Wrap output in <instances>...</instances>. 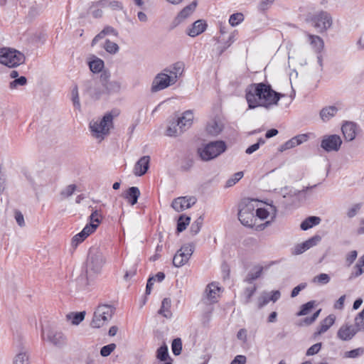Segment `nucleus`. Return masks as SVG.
Instances as JSON below:
<instances>
[{
  "instance_id": "nucleus-1",
  "label": "nucleus",
  "mask_w": 364,
  "mask_h": 364,
  "mask_svg": "<svg viewBox=\"0 0 364 364\" xmlns=\"http://www.w3.org/2000/svg\"><path fill=\"white\" fill-rule=\"evenodd\" d=\"M283 96L274 91L271 85L264 82L251 84L245 90V99L249 109L262 107L269 109L277 106Z\"/></svg>"
},
{
  "instance_id": "nucleus-2",
  "label": "nucleus",
  "mask_w": 364,
  "mask_h": 364,
  "mask_svg": "<svg viewBox=\"0 0 364 364\" xmlns=\"http://www.w3.org/2000/svg\"><path fill=\"white\" fill-rule=\"evenodd\" d=\"M114 114L112 112L106 113L102 118L92 119L89 124L91 135L98 142L104 140L109 134L110 129L113 128Z\"/></svg>"
},
{
  "instance_id": "nucleus-3",
  "label": "nucleus",
  "mask_w": 364,
  "mask_h": 364,
  "mask_svg": "<svg viewBox=\"0 0 364 364\" xmlns=\"http://www.w3.org/2000/svg\"><path fill=\"white\" fill-rule=\"evenodd\" d=\"M258 206V200L250 198L243 199L239 204L238 219L247 227H253L257 218L255 209Z\"/></svg>"
},
{
  "instance_id": "nucleus-4",
  "label": "nucleus",
  "mask_w": 364,
  "mask_h": 364,
  "mask_svg": "<svg viewBox=\"0 0 364 364\" xmlns=\"http://www.w3.org/2000/svg\"><path fill=\"white\" fill-rule=\"evenodd\" d=\"M105 263V258L99 248H90L85 264L87 277L91 278L99 274Z\"/></svg>"
},
{
  "instance_id": "nucleus-5",
  "label": "nucleus",
  "mask_w": 364,
  "mask_h": 364,
  "mask_svg": "<svg viewBox=\"0 0 364 364\" xmlns=\"http://www.w3.org/2000/svg\"><path fill=\"white\" fill-rule=\"evenodd\" d=\"M226 150L223 141H211L198 149V154L202 161H208L217 158Z\"/></svg>"
},
{
  "instance_id": "nucleus-6",
  "label": "nucleus",
  "mask_w": 364,
  "mask_h": 364,
  "mask_svg": "<svg viewBox=\"0 0 364 364\" xmlns=\"http://www.w3.org/2000/svg\"><path fill=\"white\" fill-rule=\"evenodd\" d=\"M24 54L16 49L4 48L0 50V63L13 68L24 63Z\"/></svg>"
},
{
  "instance_id": "nucleus-7",
  "label": "nucleus",
  "mask_w": 364,
  "mask_h": 364,
  "mask_svg": "<svg viewBox=\"0 0 364 364\" xmlns=\"http://www.w3.org/2000/svg\"><path fill=\"white\" fill-rule=\"evenodd\" d=\"M114 312V309L110 305L98 306L94 312L90 326L95 328L103 326L112 318Z\"/></svg>"
},
{
  "instance_id": "nucleus-8",
  "label": "nucleus",
  "mask_w": 364,
  "mask_h": 364,
  "mask_svg": "<svg viewBox=\"0 0 364 364\" xmlns=\"http://www.w3.org/2000/svg\"><path fill=\"white\" fill-rule=\"evenodd\" d=\"M307 21L320 33L327 31L333 23L331 15L323 11L309 16Z\"/></svg>"
},
{
  "instance_id": "nucleus-9",
  "label": "nucleus",
  "mask_w": 364,
  "mask_h": 364,
  "mask_svg": "<svg viewBox=\"0 0 364 364\" xmlns=\"http://www.w3.org/2000/svg\"><path fill=\"white\" fill-rule=\"evenodd\" d=\"M194 252L192 244L183 245L174 255L173 264L176 267H181L186 264Z\"/></svg>"
},
{
  "instance_id": "nucleus-10",
  "label": "nucleus",
  "mask_w": 364,
  "mask_h": 364,
  "mask_svg": "<svg viewBox=\"0 0 364 364\" xmlns=\"http://www.w3.org/2000/svg\"><path fill=\"white\" fill-rule=\"evenodd\" d=\"M43 334H46V340L57 347H63L66 345L67 338L65 336L57 329L49 325L43 330Z\"/></svg>"
},
{
  "instance_id": "nucleus-11",
  "label": "nucleus",
  "mask_w": 364,
  "mask_h": 364,
  "mask_svg": "<svg viewBox=\"0 0 364 364\" xmlns=\"http://www.w3.org/2000/svg\"><path fill=\"white\" fill-rule=\"evenodd\" d=\"M173 85L170 77H168V74L163 70L158 73L154 78L151 83V91L152 92H156Z\"/></svg>"
},
{
  "instance_id": "nucleus-12",
  "label": "nucleus",
  "mask_w": 364,
  "mask_h": 364,
  "mask_svg": "<svg viewBox=\"0 0 364 364\" xmlns=\"http://www.w3.org/2000/svg\"><path fill=\"white\" fill-rule=\"evenodd\" d=\"M342 141L338 135L326 136L321 142V146L326 151H337L339 150Z\"/></svg>"
},
{
  "instance_id": "nucleus-13",
  "label": "nucleus",
  "mask_w": 364,
  "mask_h": 364,
  "mask_svg": "<svg viewBox=\"0 0 364 364\" xmlns=\"http://www.w3.org/2000/svg\"><path fill=\"white\" fill-rule=\"evenodd\" d=\"M196 203V198L193 196L178 197L174 199L171 203V207L177 212L183 211L191 208Z\"/></svg>"
},
{
  "instance_id": "nucleus-14",
  "label": "nucleus",
  "mask_w": 364,
  "mask_h": 364,
  "mask_svg": "<svg viewBox=\"0 0 364 364\" xmlns=\"http://www.w3.org/2000/svg\"><path fill=\"white\" fill-rule=\"evenodd\" d=\"M185 65L182 62H176L169 67L166 68L163 70L168 74L171 81L174 85L177 80L182 76L184 71Z\"/></svg>"
},
{
  "instance_id": "nucleus-15",
  "label": "nucleus",
  "mask_w": 364,
  "mask_h": 364,
  "mask_svg": "<svg viewBox=\"0 0 364 364\" xmlns=\"http://www.w3.org/2000/svg\"><path fill=\"white\" fill-rule=\"evenodd\" d=\"M109 75L104 73L100 75V82L107 93L119 92L121 90V83L119 81H109Z\"/></svg>"
},
{
  "instance_id": "nucleus-16",
  "label": "nucleus",
  "mask_w": 364,
  "mask_h": 364,
  "mask_svg": "<svg viewBox=\"0 0 364 364\" xmlns=\"http://www.w3.org/2000/svg\"><path fill=\"white\" fill-rule=\"evenodd\" d=\"M277 215V208L274 205H267L266 208H258L255 209V217L261 220L267 219L269 218L272 220Z\"/></svg>"
},
{
  "instance_id": "nucleus-17",
  "label": "nucleus",
  "mask_w": 364,
  "mask_h": 364,
  "mask_svg": "<svg viewBox=\"0 0 364 364\" xmlns=\"http://www.w3.org/2000/svg\"><path fill=\"white\" fill-rule=\"evenodd\" d=\"M149 161L150 157L149 156H144L140 158L134 166V173L137 176L144 175L149 169Z\"/></svg>"
},
{
  "instance_id": "nucleus-18",
  "label": "nucleus",
  "mask_w": 364,
  "mask_h": 364,
  "mask_svg": "<svg viewBox=\"0 0 364 364\" xmlns=\"http://www.w3.org/2000/svg\"><path fill=\"white\" fill-rule=\"evenodd\" d=\"M83 86L85 91L92 98L99 99L101 96V91L97 87V82L95 79L91 78L83 82Z\"/></svg>"
},
{
  "instance_id": "nucleus-19",
  "label": "nucleus",
  "mask_w": 364,
  "mask_h": 364,
  "mask_svg": "<svg viewBox=\"0 0 364 364\" xmlns=\"http://www.w3.org/2000/svg\"><path fill=\"white\" fill-rule=\"evenodd\" d=\"M289 60L293 63L303 66L307 63L306 58L303 53L296 48L290 49L288 54Z\"/></svg>"
},
{
  "instance_id": "nucleus-20",
  "label": "nucleus",
  "mask_w": 364,
  "mask_h": 364,
  "mask_svg": "<svg viewBox=\"0 0 364 364\" xmlns=\"http://www.w3.org/2000/svg\"><path fill=\"white\" fill-rule=\"evenodd\" d=\"M206 27L207 24L203 20H197L191 25V28L186 29V33L191 37H196L204 32Z\"/></svg>"
},
{
  "instance_id": "nucleus-21",
  "label": "nucleus",
  "mask_w": 364,
  "mask_h": 364,
  "mask_svg": "<svg viewBox=\"0 0 364 364\" xmlns=\"http://www.w3.org/2000/svg\"><path fill=\"white\" fill-rule=\"evenodd\" d=\"M193 120V114L192 111L187 110L183 113V115L178 117L176 121L179 124V127L184 132L192 125Z\"/></svg>"
},
{
  "instance_id": "nucleus-22",
  "label": "nucleus",
  "mask_w": 364,
  "mask_h": 364,
  "mask_svg": "<svg viewBox=\"0 0 364 364\" xmlns=\"http://www.w3.org/2000/svg\"><path fill=\"white\" fill-rule=\"evenodd\" d=\"M197 4V1H193L189 5L185 6L176 17L175 22H176L177 24H179L186 18L189 17L196 10Z\"/></svg>"
},
{
  "instance_id": "nucleus-23",
  "label": "nucleus",
  "mask_w": 364,
  "mask_h": 364,
  "mask_svg": "<svg viewBox=\"0 0 364 364\" xmlns=\"http://www.w3.org/2000/svg\"><path fill=\"white\" fill-rule=\"evenodd\" d=\"M357 333L355 327L350 325L342 326L338 333V337L343 341L350 340Z\"/></svg>"
},
{
  "instance_id": "nucleus-24",
  "label": "nucleus",
  "mask_w": 364,
  "mask_h": 364,
  "mask_svg": "<svg viewBox=\"0 0 364 364\" xmlns=\"http://www.w3.org/2000/svg\"><path fill=\"white\" fill-rule=\"evenodd\" d=\"M341 129L346 140L350 141L355 139L356 134V124L354 122H345L343 124Z\"/></svg>"
},
{
  "instance_id": "nucleus-25",
  "label": "nucleus",
  "mask_w": 364,
  "mask_h": 364,
  "mask_svg": "<svg viewBox=\"0 0 364 364\" xmlns=\"http://www.w3.org/2000/svg\"><path fill=\"white\" fill-rule=\"evenodd\" d=\"M223 123L220 120H212L206 126L208 134L212 136L218 135L223 129Z\"/></svg>"
},
{
  "instance_id": "nucleus-26",
  "label": "nucleus",
  "mask_w": 364,
  "mask_h": 364,
  "mask_svg": "<svg viewBox=\"0 0 364 364\" xmlns=\"http://www.w3.org/2000/svg\"><path fill=\"white\" fill-rule=\"evenodd\" d=\"M220 287L215 283H211L205 289V294L210 302H216L219 296Z\"/></svg>"
},
{
  "instance_id": "nucleus-27",
  "label": "nucleus",
  "mask_w": 364,
  "mask_h": 364,
  "mask_svg": "<svg viewBox=\"0 0 364 364\" xmlns=\"http://www.w3.org/2000/svg\"><path fill=\"white\" fill-rule=\"evenodd\" d=\"M307 37L308 41L309 42L310 45L311 46L312 48L315 50V52L320 53L323 50L324 46L323 39L318 36L312 34H308Z\"/></svg>"
},
{
  "instance_id": "nucleus-28",
  "label": "nucleus",
  "mask_w": 364,
  "mask_h": 364,
  "mask_svg": "<svg viewBox=\"0 0 364 364\" xmlns=\"http://www.w3.org/2000/svg\"><path fill=\"white\" fill-rule=\"evenodd\" d=\"M183 133V130L179 127V124L176 120L169 122L168 126L166 130V134L168 136H178Z\"/></svg>"
},
{
  "instance_id": "nucleus-29",
  "label": "nucleus",
  "mask_w": 364,
  "mask_h": 364,
  "mask_svg": "<svg viewBox=\"0 0 364 364\" xmlns=\"http://www.w3.org/2000/svg\"><path fill=\"white\" fill-rule=\"evenodd\" d=\"M335 316L333 315H329L325 319H323L318 329V331L315 333V336L321 335V333L328 331V329L333 324L335 321Z\"/></svg>"
},
{
  "instance_id": "nucleus-30",
  "label": "nucleus",
  "mask_w": 364,
  "mask_h": 364,
  "mask_svg": "<svg viewBox=\"0 0 364 364\" xmlns=\"http://www.w3.org/2000/svg\"><path fill=\"white\" fill-rule=\"evenodd\" d=\"M321 218L317 216H309L306 218L300 225V228L303 230H307L312 227L318 225L321 223Z\"/></svg>"
},
{
  "instance_id": "nucleus-31",
  "label": "nucleus",
  "mask_w": 364,
  "mask_h": 364,
  "mask_svg": "<svg viewBox=\"0 0 364 364\" xmlns=\"http://www.w3.org/2000/svg\"><path fill=\"white\" fill-rule=\"evenodd\" d=\"M262 270V267H255L254 269H252L247 274L245 279H244V282L247 283V284H255L253 281L261 276Z\"/></svg>"
},
{
  "instance_id": "nucleus-32",
  "label": "nucleus",
  "mask_w": 364,
  "mask_h": 364,
  "mask_svg": "<svg viewBox=\"0 0 364 364\" xmlns=\"http://www.w3.org/2000/svg\"><path fill=\"white\" fill-rule=\"evenodd\" d=\"M140 196L139 189L137 187H131L127 190L125 198L128 200V202L134 205L137 203L138 198Z\"/></svg>"
},
{
  "instance_id": "nucleus-33",
  "label": "nucleus",
  "mask_w": 364,
  "mask_h": 364,
  "mask_svg": "<svg viewBox=\"0 0 364 364\" xmlns=\"http://www.w3.org/2000/svg\"><path fill=\"white\" fill-rule=\"evenodd\" d=\"M338 108L335 106H329L323 108L320 112V117L324 122L328 121L336 114Z\"/></svg>"
},
{
  "instance_id": "nucleus-34",
  "label": "nucleus",
  "mask_w": 364,
  "mask_h": 364,
  "mask_svg": "<svg viewBox=\"0 0 364 364\" xmlns=\"http://www.w3.org/2000/svg\"><path fill=\"white\" fill-rule=\"evenodd\" d=\"M32 361L29 353L25 350H21L14 358V364H23Z\"/></svg>"
},
{
  "instance_id": "nucleus-35",
  "label": "nucleus",
  "mask_w": 364,
  "mask_h": 364,
  "mask_svg": "<svg viewBox=\"0 0 364 364\" xmlns=\"http://www.w3.org/2000/svg\"><path fill=\"white\" fill-rule=\"evenodd\" d=\"M171 306V301L169 298H165L162 301L161 307L159 311V314L163 315L166 318H170L172 316V314L170 311V308Z\"/></svg>"
},
{
  "instance_id": "nucleus-36",
  "label": "nucleus",
  "mask_w": 364,
  "mask_h": 364,
  "mask_svg": "<svg viewBox=\"0 0 364 364\" xmlns=\"http://www.w3.org/2000/svg\"><path fill=\"white\" fill-rule=\"evenodd\" d=\"M284 176V172L278 169H274L266 175V177L269 181H273L276 183H280L283 180Z\"/></svg>"
},
{
  "instance_id": "nucleus-37",
  "label": "nucleus",
  "mask_w": 364,
  "mask_h": 364,
  "mask_svg": "<svg viewBox=\"0 0 364 364\" xmlns=\"http://www.w3.org/2000/svg\"><path fill=\"white\" fill-rule=\"evenodd\" d=\"M77 189V186L70 184L64 187L60 192V200H65L70 197Z\"/></svg>"
},
{
  "instance_id": "nucleus-38",
  "label": "nucleus",
  "mask_w": 364,
  "mask_h": 364,
  "mask_svg": "<svg viewBox=\"0 0 364 364\" xmlns=\"http://www.w3.org/2000/svg\"><path fill=\"white\" fill-rule=\"evenodd\" d=\"M85 316V311L77 312V313H70L66 316L68 320H70L73 325H78L80 322H82Z\"/></svg>"
},
{
  "instance_id": "nucleus-39",
  "label": "nucleus",
  "mask_w": 364,
  "mask_h": 364,
  "mask_svg": "<svg viewBox=\"0 0 364 364\" xmlns=\"http://www.w3.org/2000/svg\"><path fill=\"white\" fill-rule=\"evenodd\" d=\"M354 268L356 269L355 272H353L350 278H355L360 276L364 272V255L360 257L355 265Z\"/></svg>"
},
{
  "instance_id": "nucleus-40",
  "label": "nucleus",
  "mask_w": 364,
  "mask_h": 364,
  "mask_svg": "<svg viewBox=\"0 0 364 364\" xmlns=\"http://www.w3.org/2000/svg\"><path fill=\"white\" fill-rule=\"evenodd\" d=\"M257 290L256 284H248L243 291V297L245 299L244 303L247 304L250 302L252 296L255 294Z\"/></svg>"
},
{
  "instance_id": "nucleus-41",
  "label": "nucleus",
  "mask_w": 364,
  "mask_h": 364,
  "mask_svg": "<svg viewBox=\"0 0 364 364\" xmlns=\"http://www.w3.org/2000/svg\"><path fill=\"white\" fill-rule=\"evenodd\" d=\"M90 69L95 73H98L102 71L104 68V61L100 58H96L89 63Z\"/></svg>"
},
{
  "instance_id": "nucleus-42",
  "label": "nucleus",
  "mask_w": 364,
  "mask_h": 364,
  "mask_svg": "<svg viewBox=\"0 0 364 364\" xmlns=\"http://www.w3.org/2000/svg\"><path fill=\"white\" fill-rule=\"evenodd\" d=\"M363 204L361 203H358L353 204L350 207H349L346 211V215L348 218H353L358 215L362 208Z\"/></svg>"
},
{
  "instance_id": "nucleus-43",
  "label": "nucleus",
  "mask_w": 364,
  "mask_h": 364,
  "mask_svg": "<svg viewBox=\"0 0 364 364\" xmlns=\"http://www.w3.org/2000/svg\"><path fill=\"white\" fill-rule=\"evenodd\" d=\"M191 218L181 215L178 220L177 230L181 232L183 231L189 224Z\"/></svg>"
},
{
  "instance_id": "nucleus-44",
  "label": "nucleus",
  "mask_w": 364,
  "mask_h": 364,
  "mask_svg": "<svg viewBox=\"0 0 364 364\" xmlns=\"http://www.w3.org/2000/svg\"><path fill=\"white\" fill-rule=\"evenodd\" d=\"M27 83V79L24 76H21L18 78H16L9 83V88L11 90L17 89L18 87L24 86Z\"/></svg>"
},
{
  "instance_id": "nucleus-45",
  "label": "nucleus",
  "mask_w": 364,
  "mask_h": 364,
  "mask_svg": "<svg viewBox=\"0 0 364 364\" xmlns=\"http://www.w3.org/2000/svg\"><path fill=\"white\" fill-rule=\"evenodd\" d=\"M330 281V277L328 274L325 273H321L316 277H314L311 282L314 284H326Z\"/></svg>"
},
{
  "instance_id": "nucleus-46",
  "label": "nucleus",
  "mask_w": 364,
  "mask_h": 364,
  "mask_svg": "<svg viewBox=\"0 0 364 364\" xmlns=\"http://www.w3.org/2000/svg\"><path fill=\"white\" fill-rule=\"evenodd\" d=\"M172 352L174 355H178L182 350V341L179 338L173 339L171 344Z\"/></svg>"
},
{
  "instance_id": "nucleus-47",
  "label": "nucleus",
  "mask_w": 364,
  "mask_h": 364,
  "mask_svg": "<svg viewBox=\"0 0 364 364\" xmlns=\"http://www.w3.org/2000/svg\"><path fill=\"white\" fill-rule=\"evenodd\" d=\"M104 48L107 52L111 54H115L119 50V46L117 43L107 40L104 44Z\"/></svg>"
},
{
  "instance_id": "nucleus-48",
  "label": "nucleus",
  "mask_w": 364,
  "mask_h": 364,
  "mask_svg": "<svg viewBox=\"0 0 364 364\" xmlns=\"http://www.w3.org/2000/svg\"><path fill=\"white\" fill-rule=\"evenodd\" d=\"M244 16L241 13L233 14L230 16L229 23L232 26H236L243 21Z\"/></svg>"
},
{
  "instance_id": "nucleus-49",
  "label": "nucleus",
  "mask_w": 364,
  "mask_h": 364,
  "mask_svg": "<svg viewBox=\"0 0 364 364\" xmlns=\"http://www.w3.org/2000/svg\"><path fill=\"white\" fill-rule=\"evenodd\" d=\"M156 357L161 361H166L168 357V347L164 345L161 346L156 352Z\"/></svg>"
},
{
  "instance_id": "nucleus-50",
  "label": "nucleus",
  "mask_w": 364,
  "mask_h": 364,
  "mask_svg": "<svg viewBox=\"0 0 364 364\" xmlns=\"http://www.w3.org/2000/svg\"><path fill=\"white\" fill-rule=\"evenodd\" d=\"M203 225V218L199 217L192 225L191 227L190 232L193 235H197L202 227Z\"/></svg>"
},
{
  "instance_id": "nucleus-51",
  "label": "nucleus",
  "mask_w": 364,
  "mask_h": 364,
  "mask_svg": "<svg viewBox=\"0 0 364 364\" xmlns=\"http://www.w3.org/2000/svg\"><path fill=\"white\" fill-rule=\"evenodd\" d=\"M243 172L239 171L235 173L232 178H229L226 182V187H230L235 185L243 177Z\"/></svg>"
},
{
  "instance_id": "nucleus-52",
  "label": "nucleus",
  "mask_w": 364,
  "mask_h": 364,
  "mask_svg": "<svg viewBox=\"0 0 364 364\" xmlns=\"http://www.w3.org/2000/svg\"><path fill=\"white\" fill-rule=\"evenodd\" d=\"M270 298V294L268 292H263L258 298V306L259 308H262L264 306L267 305L271 299Z\"/></svg>"
},
{
  "instance_id": "nucleus-53",
  "label": "nucleus",
  "mask_w": 364,
  "mask_h": 364,
  "mask_svg": "<svg viewBox=\"0 0 364 364\" xmlns=\"http://www.w3.org/2000/svg\"><path fill=\"white\" fill-rule=\"evenodd\" d=\"M296 146H298L297 141L294 137H292L291 139L288 140L284 144H282L279 147V151H284L285 150L292 149Z\"/></svg>"
},
{
  "instance_id": "nucleus-54",
  "label": "nucleus",
  "mask_w": 364,
  "mask_h": 364,
  "mask_svg": "<svg viewBox=\"0 0 364 364\" xmlns=\"http://www.w3.org/2000/svg\"><path fill=\"white\" fill-rule=\"evenodd\" d=\"M314 306V301H311L304 304L301 307V310L298 312V316H304L309 314V312L311 310V309Z\"/></svg>"
},
{
  "instance_id": "nucleus-55",
  "label": "nucleus",
  "mask_w": 364,
  "mask_h": 364,
  "mask_svg": "<svg viewBox=\"0 0 364 364\" xmlns=\"http://www.w3.org/2000/svg\"><path fill=\"white\" fill-rule=\"evenodd\" d=\"M321 311V309H318L311 317L305 318L303 321H301L299 325L300 326H303V325L309 326V325L311 324L318 318Z\"/></svg>"
},
{
  "instance_id": "nucleus-56",
  "label": "nucleus",
  "mask_w": 364,
  "mask_h": 364,
  "mask_svg": "<svg viewBox=\"0 0 364 364\" xmlns=\"http://www.w3.org/2000/svg\"><path fill=\"white\" fill-rule=\"evenodd\" d=\"M72 101L75 107L77 109L80 108V102L77 86H75L72 90Z\"/></svg>"
},
{
  "instance_id": "nucleus-57",
  "label": "nucleus",
  "mask_w": 364,
  "mask_h": 364,
  "mask_svg": "<svg viewBox=\"0 0 364 364\" xmlns=\"http://www.w3.org/2000/svg\"><path fill=\"white\" fill-rule=\"evenodd\" d=\"M97 229V226L94 224L86 225L83 230L80 232L84 237L87 238L90 235L93 233Z\"/></svg>"
},
{
  "instance_id": "nucleus-58",
  "label": "nucleus",
  "mask_w": 364,
  "mask_h": 364,
  "mask_svg": "<svg viewBox=\"0 0 364 364\" xmlns=\"http://www.w3.org/2000/svg\"><path fill=\"white\" fill-rule=\"evenodd\" d=\"M321 240V237L319 235H314V237L309 238L306 240L304 242L306 243V247L308 249L316 246Z\"/></svg>"
},
{
  "instance_id": "nucleus-59",
  "label": "nucleus",
  "mask_w": 364,
  "mask_h": 364,
  "mask_svg": "<svg viewBox=\"0 0 364 364\" xmlns=\"http://www.w3.org/2000/svg\"><path fill=\"white\" fill-rule=\"evenodd\" d=\"M363 352H364L363 348H356V349H354V350L346 352L345 353V357H347V358H357V357L360 356L361 355H363Z\"/></svg>"
},
{
  "instance_id": "nucleus-60",
  "label": "nucleus",
  "mask_w": 364,
  "mask_h": 364,
  "mask_svg": "<svg viewBox=\"0 0 364 364\" xmlns=\"http://www.w3.org/2000/svg\"><path fill=\"white\" fill-rule=\"evenodd\" d=\"M115 348L116 345L114 343L105 346L101 348L100 353L104 357L107 356L115 349Z\"/></svg>"
},
{
  "instance_id": "nucleus-61",
  "label": "nucleus",
  "mask_w": 364,
  "mask_h": 364,
  "mask_svg": "<svg viewBox=\"0 0 364 364\" xmlns=\"http://www.w3.org/2000/svg\"><path fill=\"white\" fill-rule=\"evenodd\" d=\"M90 224H94L97 228L101 221L100 214L99 213V212L97 210L93 211L90 216Z\"/></svg>"
},
{
  "instance_id": "nucleus-62",
  "label": "nucleus",
  "mask_w": 364,
  "mask_h": 364,
  "mask_svg": "<svg viewBox=\"0 0 364 364\" xmlns=\"http://www.w3.org/2000/svg\"><path fill=\"white\" fill-rule=\"evenodd\" d=\"M307 250H309V249L307 248V247H306V243L304 242H301V243H299V244H297L296 245H295L292 253L294 255H297L302 254Z\"/></svg>"
},
{
  "instance_id": "nucleus-63",
  "label": "nucleus",
  "mask_w": 364,
  "mask_h": 364,
  "mask_svg": "<svg viewBox=\"0 0 364 364\" xmlns=\"http://www.w3.org/2000/svg\"><path fill=\"white\" fill-rule=\"evenodd\" d=\"M357 256H358V252L355 250L350 251L346 255V262L348 266H350L353 263V262L355 260Z\"/></svg>"
},
{
  "instance_id": "nucleus-64",
  "label": "nucleus",
  "mask_w": 364,
  "mask_h": 364,
  "mask_svg": "<svg viewBox=\"0 0 364 364\" xmlns=\"http://www.w3.org/2000/svg\"><path fill=\"white\" fill-rule=\"evenodd\" d=\"M86 238L84 237V236L82 235L81 232H79L78 234L75 235L73 239H72V245L74 247H76L78 245V244L81 243L82 241H84Z\"/></svg>"
}]
</instances>
